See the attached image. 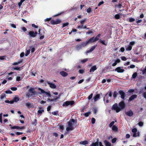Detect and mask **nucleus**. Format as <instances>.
I'll return each mask as SVG.
<instances>
[{
    "label": "nucleus",
    "mask_w": 146,
    "mask_h": 146,
    "mask_svg": "<svg viewBox=\"0 0 146 146\" xmlns=\"http://www.w3.org/2000/svg\"><path fill=\"white\" fill-rule=\"evenodd\" d=\"M5 97V94H3L1 95V99H3Z\"/></svg>",
    "instance_id": "obj_50"
},
{
    "label": "nucleus",
    "mask_w": 146,
    "mask_h": 146,
    "mask_svg": "<svg viewBox=\"0 0 146 146\" xmlns=\"http://www.w3.org/2000/svg\"><path fill=\"white\" fill-rule=\"evenodd\" d=\"M117 140V139L116 138L113 139L111 140V142L113 143H115Z\"/></svg>",
    "instance_id": "obj_39"
},
{
    "label": "nucleus",
    "mask_w": 146,
    "mask_h": 146,
    "mask_svg": "<svg viewBox=\"0 0 146 146\" xmlns=\"http://www.w3.org/2000/svg\"><path fill=\"white\" fill-rule=\"evenodd\" d=\"M93 94L92 93L88 97V99L90 100L91 99L93 96Z\"/></svg>",
    "instance_id": "obj_51"
},
{
    "label": "nucleus",
    "mask_w": 146,
    "mask_h": 146,
    "mask_svg": "<svg viewBox=\"0 0 146 146\" xmlns=\"http://www.w3.org/2000/svg\"><path fill=\"white\" fill-rule=\"evenodd\" d=\"M87 11L88 13H90L91 11V9L90 7L88 8L87 10Z\"/></svg>",
    "instance_id": "obj_60"
},
{
    "label": "nucleus",
    "mask_w": 146,
    "mask_h": 146,
    "mask_svg": "<svg viewBox=\"0 0 146 146\" xmlns=\"http://www.w3.org/2000/svg\"><path fill=\"white\" fill-rule=\"evenodd\" d=\"M104 3V2L103 1H101L98 4V6H100V5H101L103 4Z\"/></svg>",
    "instance_id": "obj_64"
},
{
    "label": "nucleus",
    "mask_w": 146,
    "mask_h": 146,
    "mask_svg": "<svg viewBox=\"0 0 146 146\" xmlns=\"http://www.w3.org/2000/svg\"><path fill=\"white\" fill-rule=\"evenodd\" d=\"M30 51V49H29L27 50V52L25 54L26 56H27L29 54Z\"/></svg>",
    "instance_id": "obj_41"
},
{
    "label": "nucleus",
    "mask_w": 146,
    "mask_h": 146,
    "mask_svg": "<svg viewBox=\"0 0 146 146\" xmlns=\"http://www.w3.org/2000/svg\"><path fill=\"white\" fill-rule=\"evenodd\" d=\"M5 93L6 94H12V92L10 90H8L5 91Z\"/></svg>",
    "instance_id": "obj_45"
},
{
    "label": "nucleus",
    "mask_w": 146,
    "mask_h": 146,
    "mask_svg": "<svg viewBox=\"0 0 146 146\" xmlns=\"http://www.w3.org/2000/svg\"><path fill=\"white\" fill-rule=\"evenodd\" d=\"M143 124V123L142 121H140L138 123V125L140 126H142Z\"/></svg>",
    "instance_id": "obj_43"
},
{
    "label": "nucleus",
    "mask_w": 146,
    "mask_h": 146,
    "mask_svg": "<svg viewBox=\"0 0 146 146\" xmlns=\"http://www.w3.org/2000/svg\"><path fill=\"white\" fill-rule=\"evenodd\" d=\"M86 20V19L85 18L84 19L81 20L80 21V23L81 24V25H83L84 23L85 22V21Z\"/></svg>",
    "instance_id": "obj_29"
},
{
    "label": "nucleus",
    "mask_w": 146,
    "mask_h": 146,
    "mask_svg": "<svg viewBox=\"0 0 146 146\" xmlns=\"http://www.w3.org/2000/svg\"><path fill=\"white\" fill-rule=\"evenodd\" d=\"M110 96V93H108L106 94L104 98V103H109V100L108 98Z\"/></svg>",
    "instance_id": "obj_9"
},
{
    "label": "nucleus",
    "mask_w": 146,
    "mask_h": 146,
    "mask_svg": "<svg viewBox=\"0 0 146 146\" xmlns=\"http://www.w3.org/2000/svg\"><path fill=\"white\" fill-rule=\"evenodd\" d=\"M120 16L119 14H117L115 15L114 17L117 19H118L120 18Z\"/></svg>",
    "instance_id": "obj_32"
},
{
    "label": "nucleus",
    "mask_w": 146,
    "mask_h": 146,
    "mask_svg": "<svg viewBox=\"0 0 146 146\" xmlns=\"http://www.w3.org/2000/svg\"><path fill=\"white\" fill-rule=\"evenodd\" d=\"M19 100V98L17 97H14L13 99L14 102H17Z\"/></svg>",
    "instance_id": "obj_27"
},
{
    "label": "nucleus",
    "mask_w": 146,
    "mask_h": 146,
    "mask_svg": "<svg viewBox=\"0 0 146 146\" xmlns=\"http://www.w3.org/2000/svg\"><path fill=\"white\" fill-rule=\"evenodd\" d=\"M117 94V93L116 91H114L113 94V96L114 98H115L116 97Z\"/></svg>",
    "instance_id": "obj_35"
},
{
    "label": "nucleus",
    "mask_w": 146,
    "mask_h": 146,
    "mask_svg": "<svg viewBox=\"0 0 146 146\" xmlns=\"http://www.w3.org/2000/svg\"><path fill=\"white\" fill-rule=\"evenodd\" d=\"M135 44V42L134 41H132L130 42L129 43V45H130L131 46H133Z\"/></svg>",
    "instance_id": "obj_58"
},
{
    "label": "nucleus",
    "mask_w": 146,
    "mask_h": 146,
    "mask_svg": "<svg viewBox=\"0 0 146 146\" xmlns=\"http://www.w3.org/2000/svg\"><path fill=\"white\" fill-rule=\"evenodd\" d=\"M112 129L113 131L115 132H116L118 131V128L115 125H113L112 126Z\"/></svg>",
    "instance_id": "obj_19"
},
{
    "label": "nucleus",
    "mask_w": 146,
    "mask_h": 146,
    "mask_svg": "<svg viewBox=\"0 0 146 146\" xmlns=\"http://www.w3.org/2000/svg\"><path fill=\"white\" fill-rule=\"evenodd\" d=\"M97 69V68L96 66L95 65L91 67L90 69V72H93L95 70Z\"/></svg>",
    "instance_id": "obj_16"
},
{
    "label": "nucleus",
    "mask_w": 146,
    "mask_h": 146,
    "mask_svg": "<svg viewBox=\"0 0 146 146\" xmlns=\"http://www.w3.org/2000/svg\"><path fill=\"white\" fill-rule=\"evenodd\" d=\"M32 96V94L30 92H27L26 94V97L28 98L31 97Z\"/></svg>",
    "instance_id": "obj_23"
},
{
    "label": "nucleus",
    "mask_w": 146,
    "mask_h": 146,
    "mask_svg": "<svg viewBox=\"0 0 146 146\" xmlns=\"http://www.w3.org/2000/svg\"><path fill=\"white\" fill-rule=\"evenodd\" d=\"M47 83L49 85L50 88L53 89H54L56 88V86L54 84L51 83L49 81H48Z\"/></svg>",
    "instance_id": "obj_13"
},
{
    "label": "nucleus",
    "mask_w": 146,
    "mask_h": 146,
    "mask_svg": "<svg viewBox=\"0 0 146 146\" xmlns=\"http://www.w3.org/2000/svg\"><path fill=\"white\" fill-rule=\"evenodd\" d=\"M100 36V34H99L96 37L94 38L95 40L96 41L98 40L99 39Z\"/></svg>",
    "instance_id": "obj_34"
},
{
    "label": "nucleus",
    "mask_w": 146,
    "mask_h": 146,
    "mask_svg": "<svg viewBox=\"0 0 146 146\" xmlns=\"http://www.w3.org/2000/svg\"><path fill=\"white\" fill-rule=\"evenodd\" d=\"M118 106H118L117 103H115L113 105L112 107V109L115 111L117 113H118L125 108L126 106L124 101H123L120 102L119 103Z\"/></svg>",
    "instance_id": "obj_1"
},
{
    "label": "nucleus",
    "mask_w": 146,
    "mask_h": 146,
    "mask_svg": "<svg viewBox=\"0 0 146 146\" xmlns=\"http://www.w3.org/2000/svg\"><path fill=\"white\" fill-rule=\"evenodd\" d=\"M82 47L81 45L80 44L77 45L76 47V50H79L81 49Z\"/></svg>",
    "instance_id": "obj_18"
},
{
    "label": "nucleus",
    "mask_w": 146,
    "mask_h": 146,
    "mask_svg": "<svg viewBox=\"0 0 146 146\" xmlns=\"http://www.w3.org/2000/svg\"><path fill=\"white\" fill-rule=\"evenodd\" d=\"M118 93L121 96V98L123 100H125V92L122 90H119L118 92Z\"/></svg>",
    "instance_id": "obj_6"
},
{
    "label": "nucleus",
    "mask_w": 146,
    "mask_h": 146,
    "mask_svg": "<svg viewBox=\"0 0 146 146\" xmlns=\"http://www.w3.org/2000/svg\"><path fill=\"white\" fill-rule=\"evenodd\" d=\"M92 123V124H94L95 122V119L94 118H92L91 119Z\"/></svg>",
    "instance_id": "obj_55"
},
{
    "label": "nucleus",
    "mask_w": 146,
    "mask_h": 146,
    "mask_svg": "<svg viewBox=\"0 0 146 146\" xmlns=\"http://www.w3.org/2000/svg\"><path fill=\"white\" fill-rule=\"evenodd\" d=\"M11 89L13 91H16L17 90V88L16 87H13L11 88Z\"/></svg>",
    "instance_id": "obj_54"
},
{
    "label": "nucleus",
    "mask_w": 146,
    "mask_h": 146,
    "mask_svg": "<svg viewBox=\"0 0 146 146\" xmlns=\"http://www.w3.org/2000/svg\"><path fill=\"white\" fill-rule=\"evenodd\" d=\"M74 121V119H72L68 122V126L66 129L67 131H72L74 129L73 125Z\"/></svg>",
    "instance_id": "obj_2"
},
{
    "label": "nucleus",
    "mask_w": 146,
    "mask_h": 146,
    "mask_svg": "<svg viewBox=\"0 0 146 146\" xmlns=\"http://www.w3.org/2000/svg\"><path fill=\"white\" fill-rule=\"evenodd\" d=\"M139 132H138V133L136 132V133H133V136L134 137H136L137 136H139Z\"/></svg>",
    "instance_id": "obj_25"
},
{
    "label": "nucleus",
    "mask_w": 146,
    "mask_h": 146,
    "mask_svg": "<svg viewBox=\"0 0 146 146\" xmlns=\"http://www.w3.org/2000/svg\"><path fill=\"white\" fill-rule=\"evenodd\" d=\"M88 44L87 41H86L85 42H82L80 44L81 45L82 47H84L86 46Z\"/></svg>",
    "instance_id": "obj_20"
},
{
    "label": "nucleus",
    "mask_w": 146,
    "mask_h": 146,
    "mask_svg": "<svg viewBox=\"0 0 146 146\" xmlns=\"http://www.w3.org/2000/svg\"><path fill=\"white\" fill-rule=\"evenodd\" d=\"M99 139L98 138L97 139V141L95 143H93L90 145V146H98ZM99 145L100 146H103L102 145L101 142H99Z\"/></svg>",
    "instance_id": "obj_5"
},
{
    "label": "nucleus",
    "mask_w": 146,
    "mask_h": 146,
    "mask_svg": "<svg viewBox=\"0 0 146 146\" xmlns=\"http://www.w3.org/2000/svg\"><path fill=\"white\" fill-rule=\"evenodd\" d=\"M121 58L122 60L123 61H125L127 60V58L124 56H122L121 57Z\"/></svg>",
    "instance_id": "obj_46"
},
{
    "label": "nucleus",
    "mask_w": 146,
    "mask_h": 146,
    "mask_svg": "<svg viewBox=\"0 0 146 146\" xmlns=\"http://www.w3.org/2000/svg\"><path fill=\"white\" fill-rule=\"evenodd\" d=\"M60 74L63 76H66L68 75V74L66 72L63 71L60 72Z\"/></svg>",
    "instance_id": "obj_22"
},
{
    "label": "nucleus",
    "mask_w": 146,
    "mask_h": 146,
    "mask_svg": "<svg viewBox=\"0 0 146 146\" xmlns=\"http://www.w3.org/2000/svg\"><path fill=\"white\" fill-rule=\"evenodd\" d=\"M146 73V67H145V68L142 71V74H145Z\"/></svg>",
    "instance_id": "obj_61"
},
{
    "label": "nucleus",
    "mask_w": 146,
    "mask_h": 146,
    "mask_svg": "<svg viewBox=\"0 0 146 146\" xmlns=\"http://www.w3.org/2000/svg\"><path fill=\"white\" fill-rule=\"evenodd\" d=\"M137 76V74L136 72L134 73L132 76V77L133 78L135 79Z\"/></svg>",
    "instance_id": "obj_30"
},
{
    "label": "nucleus",
    "mask_w": 146,
    "mask_h": 146,
    "mask_svg": "<svg viewBox=\"0 0 146 146\" xmlns=\"http://www.w3.org/2000/svg\"><path fill=\"white\" fill-rule=\"evenodd\" d=\"M75 103V102L73 101H68L64 102L62 104V106L63 107H67L68 106H72Z\"/></svg>",
    "instance_id": "obj_3"
},
{
    "label": "nucleus",
    "mask_w": 146,
    "mask_h": 146,
    "mask_svg": "<svg viewBox=\"0 0 146 146\" xmlns=\"http://www.w3.org/2000/svg\"><path fill=\"white\" fill-rule=\"evenodd\" d=\"M137 96L136 94H133L129 98V101H131L137 97Z\"/></svg>",
    "instance_id": "obj_14"
},
{
    "label": "nucleus",
    "mask_w": 146,
    "mask_h": 146,
    "mask_svg": "<svg viewBox=\"0 0 146 146\" xmlns=\"http://www.w3.org/2000/svg\"><path fill=\"white\" fill-rule=\"evenodd\" d=\"M122 5L121 3H119L118 4H116L115 5V7H117L119 8H121L122 7Z\"/></svg>",
    "instance_id": "obj_26"
},
{
    "label": "nucleus",
    "mask_w": 146,
    "mask_h": 146,
    "mask_svg": "<svg viewBox=\"0 0 146 146\" xmlns=\"http://www.w3.org/2000/svg\"><path fill=\"white\" fill-rule=\"evenodd\" d=\"M134 91V90L133 89H129L128 90V92L129 93H133Z\"/></svg>",
    "instance_id": "obj_63"
},
{
    "label": "nucleus",
    "mask_w": 146,
    "mask_h": 146,
    "mask_svg": "<svg viewBox=\"0 0 146 146\" xmlns=\"http://www.w3.org/2000/svg\"><path fill=\"white\" fill-rule=\"evenodd\" d=\"M80 144L81 145H86L88 143V141H84L80 142Z\"/></svg>",
    "instance_id": "obj_21"
},
{
    "label": "nucleus",
    "mask_w": 146,
    "mask_h": 146,
    "mask_svg": "<svg viewBox=\"0 0 146 146\" xmlns=\"http://www.w3.org/2000/svg\"><path fill=\"white\" fill-rule=\"evenodd\" d=\"M125 114L127 116L130 117L132 116L133 115V112L131 110L125 112Z\"/></svg>",
    "instance_id": "obj_11"
},
{
    "label": "nucleus",
    "mask_w": 146,
    "mask_h": 146,
    "mask_svg": "<svg viewBox=\"0 0 146 146\" xmlns=\"http://www.w3.org/2000/svg\"><path fill=\"white\" fill-rule=\"evenodd\" d=\"M132 46L129 45L126 48V50L127 51H130L132 49Z\"/></svg>",
    "instance_id": "obj_24"
},
{
    "label": "nucleus",
    "mask_w": 146,
    "mask_h": 146,
    "mask_svg": "<svg viewBox=\"0 0 146 146\" xmlns=\"http://www.w3.org/2000/svg\"><path fill=\"white\" fill-rule=\"evenodd\" d=\"M2 113H1V114H0V122L1 123H2Z\"/></svg>",
    "instance_id": "obj_62"
},
{
    "label": "nucleus",
    "mask_w": 146,
    "mask_h": 146,
    "mask_svg": "<svg viewBox=\"0 0 146 146\" xmlns=\"http://www.w3.org/2000/svg\"><path fill=\"white\" fill-rule=\"evenodd\" d=\"M58 112L57 111H56L52 112V114L54 115H57L58 114Z\"/></svg>",
    "instance_id": "obj_52"
},
{
    "label": "nucleus",
    "mask_w": 146,
    "mask_h": 146,
    "mask_svg": "<svg viewBox=\"0 0 146 146\" xmlns=\"http://www.w3.org/2000/svg\"><path fill=\"white\" fill-rule=\"evenodd\" d=\"M88 60L87 58H86L82 60L81 62L82 63H83L86 62Z\"/></svg>",
    "instance_id": "obj_56"
},
{
    "label": "nucleus",
    "mask_w": 146,
    "mask_h": 146,
    "mask_svg": "<svg viewBox=\"0 0 146 146\" xmlns=\"http://www.w3.org/2000/svg\"><path fill=\"white\" fill-rule=\"evenodd\" d=\"M121 67H118L115 69V71L118 73L123 72L125 70L123 69H121Z\"/></svg>",
    "instance_id": "obj_12"
},
{
    "label": "nucleus",
    "mask_w": 146,
    "mask_h": 146,
    "mask_svg": "<svg viewBox=\"0 0 146 146\" xmlns=\"http://www.w3.org/2000/svg\"><path fill=\"white\" fill-rule=\"evenodd\" d=\"M90 113L91 112H87L84 113V115L86 117H88Z\"/></svg>",
    "instance_id": "obj_42"
},
{
    "label": "nucleus",
    "mask_w": 146,
    "mask_h": 146,
    "mask_svg": "<svg viewBox=\"0 0 146 146\" xmlns=\"http://www.w3.org/2000/svg\"><path fill=\"white\" fill-rule=\"evenodd\" d=\"M69 23L68 22H67L66 23H63L62 24V27L63 28L64 27H65L68 25H69Z\"/></svg>",
    "instance_id": "obj_40"
},
{
    "label": "nucleus",
    "mask_w": 146,
    "mask_h": 146,
    "mask_svg": "<svg viewBox=\"0 0 146 146\" xmlns=\"http://www.w3.org/2000/svg\"><path fill=\"white\" fill-rule=\"evenodd\" d=\"M135 21V19L134 18H130L129 19V22H133L134 21Z\"/></svg>",
    "instance_id": "obj_33"
},
{
    "label": "nucleus",
    "mask_w": 146,
    "mask_h": 146,
    "mask_svg": "<svg viewBox=\"0 0 146 146\" xmlns=\"http://www.w3.org/2000/svg\"><path fill=\"white\" fill-rule=\"evenodd\" d=\"M100 41L101 43H102L103 44L105 45H106V44L105 43V41L104 40H100Z\"/></svg>",
    "instance_id": "obj_57"
},
{
    "label": "nucleus",
    "mask_w": 146,
    "mask_h": 146,
    "mask_svg": "<svg viewBox=\"0 0 146 146\" xmlns=\"http://www.w3.org/2000/svg\"><path fill=\"white\" fill-rule=\"evenodd\" d=\"M38 34L36 32L34 33L33 31H30L29 33V35L31 37H35Z\"/></svg>",
    "instance_id": "obj_10"
},
{
    "label": "nucleus",
    "mask_w": 146,
    "mask_h": 146,
    "mask_svg": "<svg viewBox=\"0 0 146 146\" xmlns=\"http://www.w3.org/2000/svg\"><path fill=\"white\" fill-rule=\"evenodd\" d=\"M26 106L28 108H30L32 106V105L31 103L28 102L26 104Z\"/></svg>",
    "instance_id": "obj_28"
},
{
    "label": "nucleus",
    "mask_w": 146,
    "mask_h": 146,
    "mask_svg": "<svg viewBox=\"0 0 146 146\" xmlns=\"http://www.w3.org/2000/svg\"><path fill=\"white\" fill-rule=\"evenodd\" d=\"M22 68V67H15L13 68V69L14 70H20Z\"/></svg>",
    "instance_id": "obj_31"
},
{
    "label": "nucleus",
    "mask_w": 146,
    "mask_h": 146,
    "mask_svg": "<svg viewBox=\"0 0 146 146\" xmlns=\"http://www.w3.org/2000/svg\"><path fill=\"white\" fill-rule=\"evenodd\" d=\"M51 17H50L49 18H47L45 19L44 21L45 22L49 21L51 20Z\"/></svg>",
    "instance_id": "obj_53"
},
{
    "label": "nucleus",
    "mask_w": 146,
    "mask_h": 146,
    "mask_svg": "<svg viewBox=\"0 0 146 146\" xmlns=\"http://www.w3.org/2000/svg\"><path fill=\"white\" fill-rule=\"evenodd\" d=\"M22 62V61H21L20 62H15L13 64V65H17L18 64H20V63H21V62Z\"/></svg>",
    "instance_id": "obj_47"
},
{
    "label": "nucleus",
    "mask_w": 146,
    "mask_h": 146,
    "mask_svg": "<svg viewBox=\"0 0 146 146\" xmlns=\"http://www.w3.org/2000/svg\"><path fill=\"white\" fill-rule=\"evenodd\" d=\"M20 128V127L18 126H14L13 127H11V129H19V128Z\"/></svg>",
    "instance_id": "obj_38"
},
{
    "label": "nucleus",
    "mask_w": 146,
    "mask_h": 146,
    "mask_svg": "<svg viewBox=\"0 0 146 146\" xmlns=\"http://www.w3.org/2000/svg\"><path fill=\"white\" fill-rule=\"evenodd\" d=\"M137 129L136 128H134L132 129V131L133 132V133H136L137 132Z\"/></svg>",
    "instance_id": "obj_44"
},
{
    "label": "nucleus",
    "mask_w": 146,
    "mask_h": 146,
    "mask_svg": "<svg viewBox=\"0 0 146 146\" xmlns=\"http://www.w3.org/2000/svg\"><path fill=\"white\" fill-rule=\"evenodd\" d=\"M104 143L106 146H110V143L107 140L104 141Z\"/></svg>",
    "instance_id": "obj_36"
},
{
    "label": "nucleus",
    "mask_w": 146,
    "mask_h": 146,
    "mask_svg": "<svg viewBox=\"0 0 146 146\" xmlns=\"http://www.w3.org/2000/svg\"><path fill=\"white\" fill-rule=\"evenodd\" d=\"M61 22V20L60 19H57L56 20H51L50 21V23L53 25H56L60 23Z\"/></svg>",
    "instance_id": "obj_8"
},
{
    "label": "nucleus",
    "mask_w": 146,
    "mask_h": 146,
    "mask_svg": "<svg viewBox=\"0 0 146 146\" xmlns=\"http://www.w3.org/2000/svg\"><path fill=\"white\" fill-rule=\"evenodd\" d=\"M116 121H116V120L115 121H112L110 123V127H111L112 126H113V125L114 124V123L115 122H116Z\"/></svg>",
    "instance_id": "obj_48"
},
{
    "label": "nucleus",
    "mask_w": 146,
    "mask_h": 146,
    "mask_svg": "<svg viewBox=\"0 0 146 146\" xmlns=\"http://www.w3.org/2000/svg\"><path fill=\"white\" fill-rule=\"evenodd\" d=\"M40 29H39L38 30V34L40 36H41L42 35H44V32H43L42 33L41 32H40Z\"/></svg>",
    "instance_id": "obj_37"
},
{
    "label": "nucleus",
    "mask_w": 146,
    "mask_h": 146,
    "mask_svg": "<svg viewBox=\"0 0 146 146\" xmlns=\"http://www.w3.org/2000/svg\"><path fill=\"white\" fill-rule=\"evenodd\" d=\"M79 72L80 74H83L84 72V70L83 69L80 70L79 71Z\"/></svg>",
    "instance_id": "obj_59"
},
{
    "label": "nucleus",
    "mask_w": 146,
    "mask_h": 146,
    "mask_svg": "<svg viewBox=\"0 0 146 146\" xmlns=\"http://www.w3.org/2000/svg\"><path fill=\"white\" fill-rule=\"evenodd\" d=\"M44 111L43 110H39L38 111V114H41Z\"/></svg>",
    "instance_id": "obj_49"
},
{
    "label": "nucleus",
    "mask_w": 146,
    "mask_h": 146,
    "mask_svg": "<svg viewBox=\"0 0 146 146\" xmlns=\"http://www.w3.org/2000/svg\"><path fill=\"white\" fill-rule=\"evenodd\" d=\"M38 90L40 92V93H39V94H45L47 96L49 97H51V96L50 93V92H45L43 90L40 88H38Z\"/></svg>",
    "instance_id": "obj_4"
},
{
    "label": "nucleus",
    "mask_w": 146,
    "mask_h": 146,
    "mask_svg": "<svg viewBox=\"0 0 146 146\" xmlns=\"http://www.w3.org/2000/svg\"><path fill=\"white\" fill-rule=\"evenodd\" d=\"M87 41L88 43H92L95 41H96L94 37H93L90 38Z\"/></svg>",
    "instance_id": "obj_17"
},
{
    "label": "nucleus",
    "mask_w": 146,
    "mask_h": 146,
    "mask_svg": "<svg viewBox=\"0 0 146 146\" xmlns=\"http://www.w3.org/2000/svg\"><path fill=\"white\" fill-rule=\"evenodd\" d=\"M100 98V95L99 94H96L93 97V99L95 102L97 101Z\"/></svg>",
    "instance_id": "obj_15"
},
{
    "label": "nucleus",
    "mask_w": 146,
    "mask_h": 146,
    "mask_svg": "<svg viewBox=\"0 0 146 146\" xmlns=\"http://www.w3.org/2000/svg\"><path fill=\"white\" fill-rule=\"evenodd\" d=\"M35 89L33 88H31L29 90V92L31 93L33 95H37L38 93L36 91H35Z\"/></svg>",
    "instance_id": "obj_7"
}]
</instances>
